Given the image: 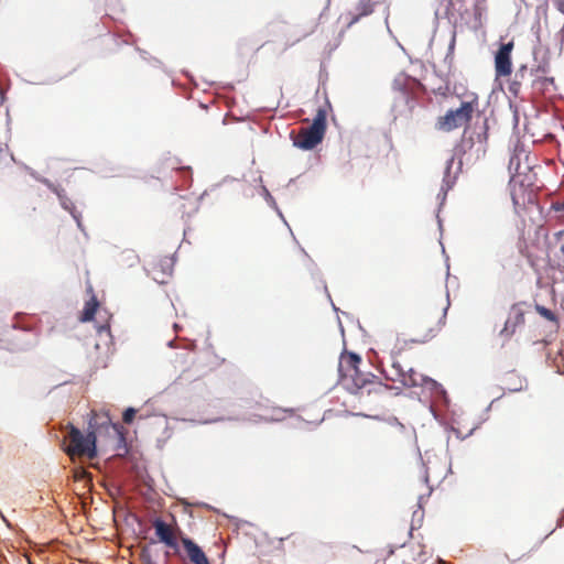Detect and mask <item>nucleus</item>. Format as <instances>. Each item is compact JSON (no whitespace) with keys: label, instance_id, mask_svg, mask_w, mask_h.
I'll return each mask as SVG.
<instances>
[{"label":"nucleus","instance_id":"nucleus-1","mask_svg":"<svg viewBox=\"0 0 564 564\" xmlns=\"http://www.w3.org/2000/svg\"><path fill=\"white\" fill-rule=\"evenodd\" d=\"M88 427L93 432L95 456L134 458L138 454L132 442L127 441L124 426L113 423L107 412L91 411Z\"/></svg>","mask_w":564,"mask_h":564},{"label":"nucleus","instance_id":"nucleus-2","mask_svg":"<svg viewBox=\"0 0 564 564\" xmlns=\"http://www.w3.org/2000/svg\"><path fill=\"white\" fill-rule=\"evenodd\" d=\"M361 358L355 352H343L338 361V372L340 384L350 393L362 394L371 392L370 387L376 384V377L371 373H365L359 369Z\"/></svg>","mask_w":564,"mask_h":564},{"label":"nucleus","instance_id":"nucleus-3","mask_svg":"<svg viewBox=\"0 0 564 564\" xmlns=\"http://www.w3.org/2000/svg\"><path fill=\"white\" fill-rule=\"evenodd\" d=\"M449 300L446 295L441 296L438 301L427 303L421 311L416 327L422 336V341L434 338L443 328L446 321Z\"/></svg>","mask_w":564,"mask_h":564},{"label":"nucleus","instance_id":"nucleus-4","mask_svg":"<svg viewBox=\"0 0 564 564\" xmlns=\"http://www.w3.org/2000/svg\"><path fill=\"white\" fill-rule=\"evenodd\" d=\"M479 97L475 93L464 95V99L457 109L448 110L444 116L438 117L436 127L438 130L449 132L467 124L473 115L478 111Z\"/></svg>","mask_w":564,"mask_h":564},{"label":"nucleus","instance_id":"nucleus-5","mask_svg":"<svg viewBox=\"0 0 564 564\" xmlns=\"http://www.w3.org/2000/svg\"><path fill=\"white\" fill-rule=\"evenodd\" d=\"M326 107H319L316 110L313 122L310 127H302L293 139L295 147L302 150H312L316 148L324 139L326 132Z\"/></svg>","mask_w":564,"mask_h":564},{"label":"nucleus","instance_id":"nucleus-6","mask_svg":"<svg viewBox=\"0 0 564 564\" xmlns=\"http://www.w3.org/2000/svg\"><path fill=\"white\" fill-rule=\"evenodd\" d=\"M91 443H94L91 429L88 427V432L84 434L78 427L72 424L68 425L63 445L65 453L70 456V458L74 456L94 458L95 448Z\"/></svg>","mask_w":564,"mask_h":564},{"label":"nucleus","instance_id":"nucleus-7","mask_svg":"<svg viewBox=\"0 0 564 564\" xmlns=\"http://www.w3.org/2000/svg\"><path fill=\"white\" fill-rule=\"evenodd\" d=\"M382 373L387 380L398 382L405 388L435 383L434 380L424 377L412 368L405 369L397 357H392L390 367L383 369Z\"/></svg>","mask_w":564,"mask_h":564},{"label":"nucleus","instance_id":"nucleus-8","mask_svg":"<svg viewBox=\"0 0 564 564\" xmlns=\"http://www.w3.org/2000/svg\"><path fill=\"white\" fill-rule=\"evenodd\" d=\"M174 258L171 256H159L148 263V273L158 283H165L173 274Z\"/></svg>","mask_w":564,"mask_h":564},{"label":"nucleus","instance_id":"nucleus-9","mask_svg":"<svg viewBox=\"0 0 564 564\" xmlns=\"http://www.w3.org/2000/svg\"><path fill=\"white\" fill-rule=\"evenodd\" d=\"M514 47L513 41L503 43L495 54V74L496 78L509 77L512 73L511 54Z\"/></svg>","mask_w":564,"mask_h":564},{"label":"nucleus","instance_id":"nucleus-10","mask_svg":"<svg viewBox=\"0 0 564 564\" xmlns=\"http://www.w3.org/2000/svg\"><path fill=\"white\" fill-rule=\"evenodd\" d=\"M375 1L372 0H359L357 6L340 15V20L344 21L347 28L356 24L361 18L367 17L373 12Z\"/></svg>","mask_w":564,"mask_h":564},{"label":"nucleus","instance_id":"nucleus-11","mask_svg":"<svg viewBox=\"0 0 564 564\" xmlns=\"http://www.w3.org/2000/svg\"><path fill=\"white\" fill-rule=\"evenodd\" d=\"M402 564H425L426 553L419 543L403 545L399 553Z\"/></svg>","mask_w":564,"mask_h":564},{"label":"nucleus","instance_id":"nucleus-12","mask_svg":"<svg viewBox=\"0 0 564 564\" xmlns=\"http://www.w3.org/2000/svg\"><path fill=\"white\" fill-rule=\"evenodd\" d=\"M486 144H487V128L485 127V130L482 133H477L476 141L474 140L473 135L467 137V130H465L464 137L460 142V148L463 149L464 152L474 150L476 156H479L480 154H485Z\"/></svg>","mask_w":564,"mask_h":564},{"label":"nucleus","instance_id":"nucleus-13","mask_svg":"<svg viewBox=\"0 0 564 564\" xmlns=\"http://www.w3.org/2000/svg\"><path fill=\"white\" fill-rule=\"evenodd\" d=\"M524 324V313L523 311L518 306L513 305L511 307L509 317L507 318L505 323V327L501 329L500 335L505 338H510L517 327Z\"/></svg>","mask_w":564,"mask_h":564},{"label":"nucleus","instance_id":"nucleus-14","mask_svg":"<svg viewBox=\"0 0 564 564\" xmlns=\"http://www.w3.org/2000/svg\"><path fill=\"white\" fill-rule=\"evenodd\" d=\"M153 527L155 529V534L161 542L173 549L177 546L176 538L171 525L161 519H155Z\"/></svg>","mask_w":564,"mask_h":564},{"label":"nucleus","instance_id":"nucleus-15","mask_svg":"<svg viewBox=\"0 0 564 564\" xmlns=\"http://www.w3.org/2000/svg\"><path fill=\"white\" fill-rule=\"evenodd\" d=\"M183 546L187 553L188 558L194 564H207L208 558L203 550L188 538L182 539Z\"/></svg>","mask_w":564,"mask_h":564},{"label":"nucleus","instance_id":"nucleus-16","mask_svg":"<svg viewBox=\"0 0 564 564\" xmlns=\"http://www.w3.org/2000/svg\"><path fill=\"white\" fill-rule=\"evenodd\" d=\"M286 410L271 405H261L256 414L261 421L274 422L285 419Z\"/></svg>","mask_w":564,"mask_h":564},{"label":"nucleus","instance_id":"nucleus-17","mask_svg":"<svg viewBox=\"0 0 564 564\" xmlns=\"http://www.w3.org/2000/svg\"><path fill=\"white\" fill-rule=\"evenodd\" d=\"M14 158L7 145H0V176L13 167Z\"/></svg>","mask_w":564,"mask_h":564},{"label":"nucleus","instance_id":"nucleus-18","mask_svg":"<svg viewBox=\"0 0 564 564\" xmlns=\"http://www.w3.org/2000/svg\"><path fill=\"white\" fill-rule=\"evenodd\" d=\"M98 302L95 296H93L89 301L86 302L84 311L82 313L80 321L82 322H88L91 321L97 313L98 310Z\"/></svg>","mask_w":564,"mask_h":564},{"label":"nucleus","instance_id":"nucleus-19","mask_svg":"<svg viewBox=\"0 0 564 564\" xmlns=\"http://www.w3.org/2000/svg\"><path fill=\"white\" fill-rule=\"evenodd\" d=\"M525 72H527V66L525 65L520 66V68L518 69V72L516 74V79L510 83L509 91L512 95H514V96L519 95L520 89H521V79L524 78Z\"/></svg>","mask_w":564,"mask_h":564},{"label":"nucleus","instance_id":"nucleus-20","mask_svg":"<svg viewBox=\"0 0 564 564\" xmlns=\"http://www.w3.org/2000/svg\"><path fill=\"white\" fill-rule=\"evenodd\" d=\"M72 471L75 481H84L85 486L90 484L91 475L83 466H75Z\"/></svg>","mask_w":564,"mask_h":564},{"label":"nucleus","instance_id":"nucleus-21","mask_svg":"<svg viewBox=\"0 0 564 564\" xmlns=\"http://www.w3.org/2000/svg\"><path fill=\"white\" fill-rule=\"evenodd\" d=\"M535 310L545 319H547L550 322H556L557 321L555 313L552 312L550 308H546V307L538 304V305H535Z\"/></svg>","mask_w":564,"mask_h":564},{"label":"nucleus","instance_id":"nucleus-22","mask_svg":"<svg viewBox=\"0 0 564 564\" xmlns=\"http://www.w3.org/2000/svg\"><path fill=\"white\" fill-rule=\"evenodd\" d=\"M135 413H137V410L133 409V408H128L124 410L123 414H122V421L126 423V424H130L132 423L134 416H135Z\"/></svg>","mask_w":564,"mask_h":564},{"label":"nucleus","instance_id":"nucleus-23","mask_svg":"<svg viewBox=\"0 0 564 564\" xmlns=\"http://www.w3.org/2000/svg\"><path fill=\"white\" fill-rule=\"evenodd\" d=\"M62 205H63V207H64L65 209H67V210H69V212L72 213L73 217H74V218L76 219V221H77V225L80 227V226H82V224H80V219H79V217L74 213V206H73V203H72V202H69V200H63V199H62Z\"/></svg>","mask_w":564,"mask_h":564},{"label":"nucleus","instance_id":"nucleus-24","mask_svg":"<svg viewBox=\"0 0 564 564\" xmlns=\"http://www.w3.org/2000/svg\"><path fill=\"white\" fill-rule=\"evenodd\" d=\"M554 7L564 14V0H552Z\"/></svg>","mask_w":564,"mask_h":564},{"label":"nucleus","instance_id":"nucleus-25","mask_svg":"<svg viewBox=\"0 0 564 564\" xmlns=\"http://www.w3.org/2000/svg\"><path fill=\"white\" fill-rule=\"evenodd\" d=\"M167 165H169L172 170H175V171H185V170H186V169H184V167H180V166L177 165L176 160H169V161H167Z\"/></svg>","mask_w":564,"mask_h":564},{"label":"nucleus","instance_id":"nucleus-26","mask_svg":"<svg viewBox=\"0 0 564 564\" xmlns=\"http://www.w3.org/2000/svg\"><path fill=\"white\" fill-rule=\"evenodd\" d=\"M98 329V333H102V332H109L110 329V326L108 323H105V324H101L97 327Z\"/></svg>","mask_w":564,"mask_h":564},{"label":"nucleus","instance_id":"nucleus-27","mask_svg":"<svg viewBox=\"0 0 564 564\" xmlns=\"http://www.w3.org/2000/svg\"><path fill=\"white\" fill-rule=\"evenodd\" d=\"M102 463H106V460H104ZM104 465L105 464H101L100 460H97L95 464H93L91 466L98 470H101L104 468Z\"/></svg>","mask_w":564,"mask_h":564},{"label":"nucleus","instance_id":"nucleus-28","mask_svg":"<svg viewBox=\"0 0 564 564\" xmlns=\"http://www.w3.org/2000/svg\"><path fill=\"white\" fill-rule=\"evenodd\" d=\"M453 162H454V158H453V156H452V158H449V159L447 160L446 173H448V172H449V170H451V167H452Z\"/></svg>","mask_w":564,"mask_h":564},{"label":"nucleus","instance_id":"nucleus-29","mask_svg":"<svg viewBox=\"0 0 564 564\" xmlns=\"http://www.w3.org/2000/svg\"><path fill=\"white\" fill-rule=\"evenodd\" d=\"M522 389V383L520 382V384L518 387H508V390L510 391H520Z\"/></svg>","mask_w":564,"mask_h":564},{"label":"nucleus","instance_id":"nucleus-30","mask_svg":"<svg viewBox=\"0 0 564 564\" xmlns=\"http://www.w3.org/2000/svg\"><path fill=\"white\" fill-rule=\"evenodd\" d=\"M132 468H133V469H135L137 476H138L139 478L143 479V476H142V474H141V473H140V470H139L138 465H134Z\"/></svg>","mask_w":564,"mask_h":564},{"label":"nucleus","instance_id":"nucleus-31","mask_svg":"<svg viewBox=\"0 0 564 564\" xmlns=\"http://www.w3.org/2000/svg\"><path fill=\"white\" fill-rule=\"evenodd\" d=\"M145 564H154L151 560H148Z\"/></svg>","mask_w":564,"mask_h":564},{"label":"nucleus","instance_id":"nucleus-32","mask_svg":"<svg viewBox=\"0 0 564 564\" xmlns=\"http://www.w3.org/2000/svg\"><path fill=\"white\" fill-rule=\"evenodd\" d=\"M417 513L423 514V511H415L414 512V514H417Z\"/></svg>","mask_w":564,"mask_h":564},{"label":"nucleus","instance_id":"nucleus-33","mask_svg":"<svg viewBox=\"0 0 564 564\" xmlns=\"http://www.w3.org/2000/svg\"><path fill=\"white\" fill-rule=\"evenodd\" d=\"M207 564H209V562Z\"/></svg>","mask_w":564,"mask_h":564}]
</instances>
